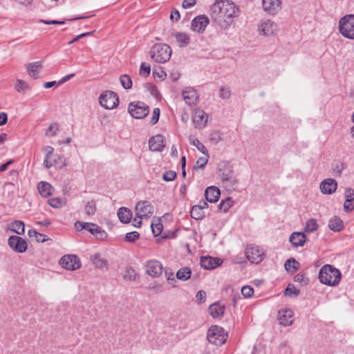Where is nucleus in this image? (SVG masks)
<instances>
[{
	"mask_svg": "<svg viewBox=\"0 0 354 354\" xmlns=\"http://www.w3.org/2000/svg\"><path fill=\"white\" fill-rule=\"evenodd\" d=\"M221 193L218 187L215 186L208 187L205 191V199L209 203H216L219 199Z\"/></svg>",
	"mask_w": 354,
	"mask_h": 354,
	"instance_id": "obj_26",
	"label": "nucleus"
},
{
	"mask_svg": "<svg viewBox=\"0 0 354 354\" xmlns=\"http://www.w3.org/2000/svg\"><path fill=\"white\" fill-rule=\"evenodd\" d=\"M172 50L169 46L165 44H156L150 50L151 58L157 63H166L171 56Z\"/></svg>",
	"mask_w": 354,
	"mask_h": 354,
	"instance_id": "obj_5",
	"label": "nucleus"
},
{
	"mask_svg": "<svg viewBox=\"0 0 354 354\" xmlns=\"http://www.w3.org/2000/svg\"><path fill=\"white\" fill-rule=\"evenodd\" d=\"M93 264L97 269H108L107 261L102 258L99 254H95L91 257Z\"/></svg>",
	"mask_w": 354,
	"mask_h": 354,
	"instance_id": "obj_32",
	"label": "nucleus"
},
{
	"mask_svg": "<svg viewBox=\"0 0 354 354\" xmlns=\"http://www.w3.org/2000/svg\"><path fill=\"white\" fill-rule=\"evenodd\" d=\"M346 200L344 203V209L348 212L354 209V190L352 188H346L345 190Z\"/></svg>",
	"mask_w": 354,
	"mask_h": 354,
	"instance_id": "obj_25",
	"label": "nucleus"
},
{
	"mask_svg": "<svg viewBox=\"0 0 354 354\" xmlns=\"http://www.w3.org/2000/svg\"><path fill=\"white\" fill-rule=\"evenodd\" d=\"M192 120L196 128L201 129L205 127L207 123V115L204 111L195 109L193 112Z\"/></svg>",
	"mask_w": 354,
	"mask_h": 354,
	"instance_id": "obj_20",
	"label": "nucleus"
},
{
	"mask_svg": "<svg viewBox=\"0 0 354 354\" xmlns=\"http://www.w3.org/2000/svg\"><path fill=\"white\" fill-rule=\"evenodd\" d=\"M222 261L219 258H213L212 257H202L201 259V266L205 270H212L219 266Z\"/></svg>",
	"mask_w": 354,
	"mask_h": 354,
	"instance_id": "obj_23",
	"label": "nucleus"
},
{
	"mask_svg": "<svg viewBox=\"0 0 354 354\" xmlns=\"http://www.w3.org/2000/svg\"><path fill=\"white\" fill-rule=\"evenodd\" d=\"M164 274L169 284H170L171 287L176 288L177 286V281L171 270L169 268H165Z\"/></svg>",
	"mask_w": 354,
	"mask_h": 354,
	"instance_id": "obj_40",
	"label": "nucleus"
},
{
	"mask_svg": "<svg viewBox=\"0 0 354 354\" xmlns=\"http://www.w3.org/2000/svg\"><path fill=\"white\" fill-rule=\"evenodd\" d=\"M40 23L47 24V25H61L65 23L64 21H58V20H44L40 19Z\"/></svg>",
	"mask_w": 354,
	"mask_h": 354,
	"instance_id": "obj_61",
	"label": "nucleus"
},
{
	"mask_svg": "<svg viewBox=\"0 0 354 354\" xmlns=\"http://www.w3.org/2000/svg\"><path fill=\"white\" fill-rule=\"evenodd\" d=\"M245 257L252 263L258 264L263 259V252L258 245H250L245 249Z\"/></svg>",
	"mask_w": 354,
	"mask_h": 354,
	"instance_id": "obj_12",
	"label": "nucleus"
},
{
	"mask_svg": "<svg viewBox=\"0 0 354 354\" xmlns=\"http://www.w3.org/2000/svg\"><path fill=\"white\" fill-rule=\"evenodd\" d=\"M49 205L53 208H60L66 204V200L65 198L55 197L50 198L48 201Z\"/></svg>",
	"mask_w": 354,
	"mask_h": 354,
	"instance_id": "obj_39",
	"label": "nucleus"
},
{
	"mask_svg": "<svg viewBox=\"0 0 354 354\" xmlns=\"http://www.w3.org/2000/svg\"><path fill=\"white\" fill-rule=\"evenodd\" d=\"M207 161H208L207 156L199 158L197 160L195 165H194L193 169L195 170L198 169H203L207 163Z\"/></svg>",
	"mask_w": 354,
	"mask_h": 354,
	"instance_id": "obj_53",
	"label": "nucleus"
},
{
	"mask_svg": "<svg viewBox=\"0 0 354 354\" xmlns=\"http://www.w3.org/2000/svg\"><path fill=\"white\" fill-rule=\"evenodd\" d=\"M120 83L124 89H130L132 87V80L130 76L127 74H124L120 76Z\"/></svg>",
	"mask_w": 354,
	"mask_h": 354,
	"instance_id": "obj_45",
	"label": "nucleus"
},
{
	"mask_svg": "<svg viewBox=\"0 0 354 354\" xmlns=\"http://www.w3.org/2000/svg\"><path fill=\"white\" fill-rule=\"evenodd\" d=\"M15 88L17 92L21 93L29 89V86L25 81L17 79L15 84Z\"/></svg>",
	"mask_w": 354,
	"mask_h": 354,
	"instance_id": "obj_47",
	"label": "nucleus"
},
{
	"mask_svg": "<svg viewBox=\"0 0 354 354\" xmlns=\"http://www.w3.org/2000/svg\"><path fill=\"white\" fill-rule=\"evenodd\" d=\"M209 24V19L204 15L194 18L191 23V30L196 32H203Z\"/></svg>",
	"mask_w": 354,
	"mask_h": 354,
	"instance_id": "obj_17",
	"label": "nucleus"
},
{
	"mask_svg": "<svg viewBox=\"0 0 354 354\" xmlns=\"http://www.w3.org/2000/svg\"><path fill=\"white\" fill-rule=\"evenodd\" d=\"M294 281L297 283H301L303 286L307 285L309 282V279L304 274L298 273L294 277Z\"/></svg>",
	"mask_w": 354,
	"mask_h": 354,
	"instance_id": "obj_54",
	"label": "nucleus"
},
{
	"mask_svg": "<svg viewBox=\"0 0 354 354\" xmlns=\"http://www.w3.org/2000/svg\"><path fill=\"white\" fill-rule=\"evenodd\" d=\"M145 270L149 276L158 278L162 274L163 266L160 261L151 259L146 262Z\"/></svg>",
	"mask_w": 354,
	"mask_h": 354,
	"instance_id": "obj_15",
	"label": "nucleus"
},
{
	"mask_svg": "<svg viewBox=\"0 0 354 354\" xmlns=\"http://www.w3.org/2000/svg\"><path fill=\"white\" fill-rule=\"evenodd\" d=\"M174 37L180 47L187 46L189 43V37L185 32H176Z\"/></svg>",
	"mask_w": 354,
	"mask_h": 354,
	"instance_id": "obj_38",
	"label": "nucleus"
},
{
	"mask_svg": "<svg viewBox=\"0 0 354 354\" xmlns=\"http://www.w3.org/2000/svg\"><path fill=\"white\" fill-rule=\"evenodd\" d=\"M289 241L295 248L301 247L306 242V236L302 232H293L290 236Z\"/></svg>",
	"mask_w": 354,
	"mask_h": 354,
	"instance_id": "obj_28",
	"label": "nucleus"
},
{
	"mask_svg": "<svg viewBox=\"0 0 354 354\" xmlns=\"http://www.w3.org/2000/svg\"><path fill=\"white\" fill-rule=\"evenodd\" d=\"M239 13V8L232 0H216L210 8L212 22L223 30L230 27Z\"/></svg>",
	"mask_w": 354,
	"mask_h": 354,
	"instance_id": "obj_1",
	"label": "nucleus"
},
{
	"mask_svg": "<svg viewBox=\"0 0 354 354\" xmlns=\"http://www.w3.org/2000/svg\"><path fill=\"white\" fill-rule=\"evenodd\" d=\"M209 313L214 318L221 317L225 313V306L218 303H214L209 306Z\"/></svg>",
	"mask_w": 354,
	"mask_h": 354,
	"instance_id": "obj_30",
	"label": "nucleus"
},
{
	"mask_svg": "<svg viewBox=\"0 0 354 354\" xmlns=\"http://www.w3.org/2000/svg\"><path fill=\"white\" fill-rule=\"evenodd\" d=\"M151 72V67L149 64H147L145 62H142L140 64V74L142 76L147 77L149 75Z\"/></svg>",
	"mask_w": 354,
	"mask_h": 354,
	"instance_id": "obj_55",
	"label": "nucleus"
},
{
	"mask_svg": "<svg viewBox=\"0 0 354 354\" xmlns=\"http://www.w3.org/2000/svg\"><path fill=\"white\" fill-rule=\"evenodd\" d=\"M151 230L154 236H158L160 234L162 230V225L161 223L151 224Z\"/></svg>",
	"mask_w": 354,
	"mask_h": 354,
	"instance_id": "obj_58",
	"label": "nucleus"
},
{
	"mask_svg": "<svg viewBox=\"0 0 354 354\" xmlns=\"http://www.w3.org/2000/svg\"><path fill=\"white\" fill-rule=\"evenodd\" d=\"M318 277L320 283L333 287L339 283L342 273L339 269L333 266L326 264L321 268Z\"/></svg>",
	"mask_w": 354,
	"mask_h": 354,
	"instance_id": "obj_2",
	"label": "nucleus"
},
{
	"mask_svg": "<svg viewBox=\"0 0 354 354\" xmlns=\"http://www.w3.org/2000/svg\"><path fill=\"white\" fill-rule=\"evenodd\" d=\"M28 235L30 236V237H34L35 238L36 241L37 242H41V243H44L46 241H47L48 239L46 238V236L44 234H42L41 233H39L37 231H36L35 230H29L28 231Z\"/></svg>",
	"mask_w": 354,
	"mask_h": 354,
	"instance_id": "obj_44",
	"label": "nucleus"
},
{
	"mask_svg": "<svg viewBox=\"0 0 354 354\" xmlns=\"http://www.w3.org/2000/svg\"><path fill=\"white\" fill-rule=\"evenodd\" d=\"M75 228L78 230H85L94 235L97 239H104L106 237V232L100 226L93 223L76 221L74 224Z\"/></svg>",
	"mask_w": 354,
	"mask_h": 354,
	"instance_id": "obj_8",
	"label": "nucleus"
},
{
	"mask_svg": "<svg viewBox=\"0 0 354 354\" xmlns=\"http://www.w3.org/2000/svg\"><path fill=\"white\" fill-rule=\"evenodd\" d=\"M176 177V173L172 170L166 171L162 176V179L165 181L169 182L175 179Z\"/></svg>",
	"mask_w": 354,
	"mask_h": 354,
	"instance_id": "obj_57",
	"label": "nucleus"
},
{
	"mask_svg": "<svg viewBox=\"0 0 354 354\" xmlns=\"http://www.w3.org/2000/svg\"><path fill=\"white\" fill-rule=\"evenodd\" d=\"M149 149L152 151H162L165 148L164 137L162 135H156L149 140Z\"/></svg>",
	"mask_w": 354,
	"mask_h": 354,
	"instance_id": "obj_22",
	"label": "nucleus"
},
{
	"mask_svg": "<svg viewBox=\"0 0 354 354\" xmlns=\"http://www.w3.org/2000/svg\"><path fill=\"white\" fill-rule=\"evenodd\" d=\"M153 206L147 201H139L135 207L136 215L138 218H149L153 214Z\"/></svg>",
	"mask_w": 354,
	"mask_h": 354,
	"instance_id": "obj_11",
	"label": "nucleus"
},
{
	"mask_svg": "<svg viewBox=\"0 0 354 354\" xmlns=\"http://www.w3.org/2000/svg\"><path fill=\"white\" fill-rule=\"evenodd\" d=\"M42 62H35L28 64L26 65V70L28 75L33 79L36 80L39 78V71L42 68Z\"/></svg>",
	"mask_w": 354,
	"mask_h": 354,
	"instance_id": "obj_27",
	"label": "nucleus"
},
{
	"mask_svg": "<svg viewBox=\"0 0 354 354\" xmlns=\"http://www.w3.org/2000/svg\"><path fill=\"white\" fill-rule=\"evenodd\" d=\"M184 100L189 106L195 105L198 100L197 91L192 88H186L182 93Z\"/></svg>",
	"mask_w": 354,
	"mask_h": 354,
	"instance_id": "obj_21",
	"label": "nucleus"
},
{
	"mask_svg": "<svg viewBox=\"0 0 354 354\" xmlns=\"http://www.w3.org/2000/svg\"><path fill=\"white\" fill-rule=\"evenodd\" d=\"M59 131V127L57 123L51 124L46 131V136L48 137L55 136Z\"/></svg>",
	"mask_w": 354,
	"mask_h": 354,
	"instance_id": "obj_51",
	"label": "nucleus"
},
{
	"mask_svg": "<svg viewBox=\"0 0 354 354\" xmlns=\"http://www.w3.org/2000/svg\"><path fill=\"white\" fill-rule=\"evenodd\" d=\"M233 202L230 198L223 200L218 205V209L223 212H227L228 209L232 206Z\"/></svg>",
	"mask_w": 354,
	"mask_h": 354,
	"instance_id": "obj_49",
	"label": "nucleus"
},
{
	"mask_svg": "<svg viewBox=\"0 0 354 354\" xmlns=\"http://www.w3.org/2000/svg\"><path fill=\"white\" fill-rule=\"evenodd\" d=\"M192 275V270L188 267H183L180 268L176 274V277L183 281L188 280Z\"/></svg>",
	"mask_w": 354,
	"mask_h": 354,
	"instance_id": "obj_35",
	"label": "nucleus"
},
{
	"mask_svg": "<svg viewBox=\"0 0 354 354\" xmlns=\"http://www.w3.org/2000/svg\"><path fill=\"white\" fill-rule=\"evenodd\" d=\"M208 140L213 145H217L223 140L222 133L219 131H213L209 133Z\"/></svg>",
	"mask_w": 354,
	"mask_h": 354,
	"instance_id": "obj_41",
	"label": "nucleus"
},
{
	"mask_svg": "<svg viewBox=\"0 0 354 354\" xmlns=\"http://www.w3.org/2000/svg\"><path fill=\"white\" fill-rule=\"evenodd\" d=\"M196 3V0H183L182 3L183 8L185 9L193 7Z\"/></svg>",
	"mask_w": 354,
	"mask_h": 354,
	"instance_id": "obj_62",
	"label": "nucleus"
},
{
	"mask_svg": "<svg viewBox=\"0 0 354 354\" xmlns=\"http://www.w3.org/2000/svg\"><path fill=\"white\" fill-rule=\"evenodd\" d=\"M99 103L106 109H113L119 104V97L115 92L106 91L100 95Z\"/></svg>",
	"mask_w": 354,
	"mask_h": 354,
	"instance_id": "obj_9",
	"label": "nucleus"
},
{
	"mask_svg": "<svg viewBox=\"0 0 354 354\" xmlns=\"http://www.w3.org/2000/svg\"><path fill=\"white\" fill-rule=\"evenodd\" d=\"M189 142L195 146L198 151H200L203 154L205 155L206 156H208V150L205 147L203 144H202L198 138H196L195 136H190L189 137Z\"/></svg>",
	"mask_w": 354,
	"mask_h": 354,
	"instance_id": "obj_36",
	"label": "nucleus"
},
{
	"mask_svg": "<svg viewBox=\"0 0 354 354\" xmlns=\"http://www.w3.org/2000/svg\"><path fill=\"white\" fill-rule=\"evenodd\" d=\"M299 290L293 285L289 284L285 290V295L289 297H296L299 295Z\"/></svg>",
	"mask_w": 354,
	"mask_h": 354,
	"instance_id": "obj_52",
	"label": "nucleus"
},
{
	"mask_svg": "<svg viewBox=\"0 0 354 354\" xmlns=\"http://www.w3.org/2000/svg\"><path fill=\"white\" fill-rule=\"evenodd\" d=\"M37 189L42 197H48L53 194V187L47 182L41 181L37 185Z\"/></svg>",
	"mask_w": 354,
	"mask_h": 354,
	"instance_id": "obj_29",
	"label": "nucleus"
},
{
	"mask_svg": "<svg viewBox=\"0 0 354 354\" xmlns=\"http://www.w3.org/2000/svg\"><path fill=\"white\" fill-rule=\"evenodd\" d=\"M59 264L63 268L68 270H77L82 266L80 258L75 254L63 256L59 260Z\"/></svg>",
	"mask_w": 354,
	"mask_h": 354,
	"instance_id": "obj_14",
	"label": "nucleus"
},
{
	"mask_svg": "<svg viewBox=\"0 0 354 354\" xmlns=\"http://www.w3.org/2000/svg\"><path fill=\"white\" fill-rule=\"evenodd\" d=\"M227 338V333L221 326L214 325L207 330V339L212 344L221 346L225 343Z\"/></svg>",
	"mask_w": 354,
	"mask_h": 354,
	"instance_id": "obj_6",
	"label": "nucleus"
},
{
	"mask_svg": "<svg viewBox=\"0 0 354 354\" xmlns=\"http://www.w3.org/2000/svg\"><path fill=\"white\" fill-rule=\"evenodd\" d=\"M46 153L44 165L46 169L55 167L62 169L66 166V161L64 155H55L54 148L51 146H46L44 147Z\"/></svg>",
	"mask_w": 354,
	"mask_h": 354,
	"instance_id": "obj_4",
	"label": "nucleus"
},
{
	"mask_svg": "<svg viewBox=\"0 0 354 354\" xmlns=\"http://www.w3.org/2000/svg\"><path fill=\"white\" fill-rule=\"evenodd\" d=\"M279 319L281 325L290 326L293 322V313L290 309H283L279 311Z\"/></svg>",
	"mask_w": 354,
	"mask_h": 354,
	"instance_id": "obj_24",
	"label": "nucleus"
},
{
	"mask_svg": "<svg viewBox=\"0 0 354 354\" xmlns=\"http://www.w3.org/2000/svg\"><path fill=\"white\" fill-rule=\"evenodd\" d=\"M140 237V234L136 232H131L126 234L124 241L128 243H134Z\"/></svg>",
	"mask_w": 354,
	"mask_h": 354,
	"instance_id": "obj_50",
	"label": "nucleus"
},
{
	"mask_svg": "<svg viewBox=\"0 0 354 354\" xmlns=\"http://www.w3.org/2000/svg\"><path fill=\"white\" fill-rule=\"evenodd\" d=\"M8 244L13 251L18 253H24L28 248L26 241L23 238L15 235L8 238Z\"/></svg>",
	"mask_w": 354,
	"mask_h": 354,
	"instance_id": "obj_16",
	"label": "nucleus"
},
{
	"mask_svg": "<svg viewBox=\"0 0 354 354\" xmlns=\"http://www.w3.org/2000/svg\"><path fill=\"white\" fill-rule=\"evenodd\" d=\"M129 114L136 119H142L145 118L149 112L147 105L141 102H133L128 106Z\"/></svg>",
	"mask_w": 354,
	"mask_h": 354,
	"instance_id": "obj_10",
	"label": "nucleus"
},
{
	"mask_svg": "<svg viewBox=\"0 0 354 354\" xmlns=\"http://www.w3.org/2000/svg\"><path fill=\"white\" fill-rule=\"evenodd\" d=\"M284 267L288 272L293 274L299 269V263L295 259L291 258L286 261Z\"/></svg>",
	"mask_w": 354,
	"mask_h": 354,
	"instance_id": "obj_37",
	"label": "nucleus"
},
{
	"mask_svg": "<svg viewBox=\"0 0 354 354\" xmlns=\"http://www.w3.org/2000/svg\"><path fill=\"white\" fill-rule=\"evenodd\" d=\"M328 227L332 231L340 232L344 228V223L340 218L333 216L328 221Z\"/></svg>",
	"mask_w": 354,
	"mask_h": 354,
	"instance_id": "obj_33",
	"label": "nucleus"
},
{
	"mask_svg": "<svg viewBox=\"0 0 354 354\" xmlns=\"http://www.w3.org/2000/svg\"><path fill=\"white\" fill-rule=\"evenodd\" d=\"M339 30L343 37L354 39V15L344 16L339 20Z\"/></svg>",
	"mask_w": 354,
	"mask_h": 354,
	"instance_id": "obj_7",
	"label": "nucleus"
},
{
	"mask_svg": "<svg viewBox=\"0 0 354 354\" xmlns=\"http://www.w3.org/2000/svg\"><path fill=\"white\" fill-rule=\"evenodd\" d=\"M337 188V183L333 178H326L322 180L319 185V189L322 194L330 195L334 193Z\"/></svg>",
	"mask_w": 354,
	"mask_h": 354,
	"instance_id": "obj_19",
	"label": "nucleus"
},
{
	"mask_svg": "<svg viewBox=\"0 0 354 354\" xmlns=\"http://www.w3.org/2000/svg\"><path fill=\"white\" fill-rule=\"evenodd\" d=\"M117 215L120 221L123 223H129L132 218L131 210L124 207L118 209Z\"/></svg>",
	"mask_w": 354,
	"mask_h": 354,
	"instance_id": "obj_31",
	"label": "nucleus"
},
{
	"mask_svg": "<svg viewBox=\"0 0 354 354\" xmlns=\"http://www.w3.org/2000/svg\"><path fill=\"white\" fill-rule=\"evenodd\" d=\"M218 176L223 185L227 189H234L239 183L233 167L229 162L223 161L219 163Z\"/></svg>",
	"mask_w": 354,
	"mask_h": 354,
	"instance_id": "obj_3",
	"label": "nucleus"
},
{
	"mask_svg": "<svg viewBox=\"0 0 354 354\" xmlns=\"http://www.w3.org/2000/svg\"><path fill=\"white\" fill-rule=\"evenodd\" d=\"M96 212V203L94 201L87 202L84 207V212L87 216H91L95 214Z\"/></svg>",
	"mask_w": 354,
	"mask_h": 354,
	"instance_id": "obj_43",
	"label": "nucleus"
},
{
	"mask_svg": "<svg viewBox=\"0 0 354 354\" xmlns=\"http://www.w3.org/2000/svg\"><path fill=\"white\" fill-rule=\"evenodd\" d=\"M9 230L17 234L22 235L25 232V224L21 221H15L10 224Z\"/></svg>",
	"mask_w": 354,
	"mask_h": 354,
	"instance_id": "obj_34",
	"label": "nucleus"
},
{
	"mask_svg": "<svg viewBox=\"0 0 354 354\" xmlns=\"http://www.w3.org/2000/svg\"><path fill=\"white\" fill-rule=\"evenodd\" d=\"M160 117V109L158 108H155L153 110V115L151 119V124H155L158 122Z\"/></svg>",
	"mask_w": 354,
	"mask_h": 354,
	"instance_id": "obj_59",
	"label": "nucleus"
},
{
	"mask_svg": "<svg viewBox=\"0 0 354 354\" xmlns=\"http://www.w3.org/2000/svg\"><path fill=\"white\" fill-rule=\"evenodd\" d=\"M124 279L127 281H134L136 279V271L131 267H127L123 276Z\"/></svg>",
	"mask_w": 354,
	"mask_h": 354,
	"instance_id": "obj_48",
	"label": "nucleus"
},
{
	"mask_svg": "<svg viewBox=\"0 0 354 354\" xmlns=\"http://www.w3.org/2000/svg\"><path fill=\"white\" fill-rule=\"evenodd\" d=\"M258 30L261 35L270 37L277 34L278 26L274 21L263 19L259 23Z\"/></svg>",
	"mask_w": 354,
	"mask_h": 354,
	"instance_id": "obj_13",
	"label": "nucleus"
},
{
	"mask_svg": "<svg viewBox=\"0 0 354 354\" xmlns=\"http://www.w3.org/2000/svg\"><path fill=\"white\" fill-rule=\"evenodd\" d=\"M205 216L204 212L201 209V207L197 205H194L191 209V216L195 220H201Z\"/></svg>",
	"mask_w": 354,
	"mask_h": 354,
	"instance_id": "obj_42",
	"label": "nucleus"
},
{
	"mask_svg": "<svg viewBox=\"0 0 354 354\" xmlns=\"http://www.w3.org/2000/svg\"><path fill=\"white\" fill-rule=\"evenodd\" d=\"M262 7L265 12L275 15L281 9V0H262Z\"/></svg>",
	"mask_w": 354,
	"mask_h": 354,
	"instance_id": "obj_18",
	"label": "nucleus"
},
{
	"mask_svg": "<svg viewBox=\"0 0 354 354\" xmlns=\"http://www.w3.org/2000/svg\"><path fill=\"white\" fill-rule=\"evenodd\" d=\"M344 169V165L342 162H338L335 166L333 170L334 172L336 173L337 175H340L342 174V170Z\"/></svg>",
	"mask_w": 354,
	"mask_h": 354,
	"instance_id": "obj_64",
	"label": "nucleus"
},
{
	"mask_svg": "<svg viewBox=\"0 0 354 354\" xmlns=\"http://www.w3.org/2000/svg\"><path fill=\"white\" fill-rule=\"evenodd\" d=\"M196 298L200 304L204 303L206 299L205 292L204 290L198 291L196 295Z\"/></svg>",
	"mask_w": 354,
	"mask_h": 354,
	"instance_id": "obj_60",
	"label": "nucleus"
},
{
	"mask_svg": "<svg viewBox=\"0 0 354 354\" xmlns=\"http://www.w3.org/2000/svg\"><path fill=\"white\" fill-rule=\"evenodd\" d=\"M318 227V225L317 223L316 219L315 218H310L307 221L304 230L306 232H313L317 230Z\"/></svg>",
	"mask_w": 354,
	"mask_h": 354,
	"instance_id": "obj_46",
	"label": "nucleus"
},
{
	"mask_svg": "<svg viewBox=\"0 0 354 354\" xmlns=\"http://www.w3.org/2000/svg\"><path fill=\"white\" fill-rule=\"evenodd\" d=\"M180 17V15L178 10H177L176 9L172 10V11L170 14L171 20L173 21H177L179 20Z\"/></svg>",
	"mask_w": 354,
	"mask_h": 354,
	"instance_id": "obj_63",
	"label": "nucleus"
},
{
	"mask_svg": "<svg viewBox=\"0 0 354 354\" xmlns=\"http://www.w3.org/2000/svg\"><path fill=\"white\" fill-rule=\"evenodd\" d=\"M241 294L245 298H250L253 295L254 290L250 286H245L241 288Z\"/></svg>",
	"mask_w": 354,
	"mask_h": 354,
	"instance_id": "obj_56",
	"label": "nucleus"
}]
</instances>
